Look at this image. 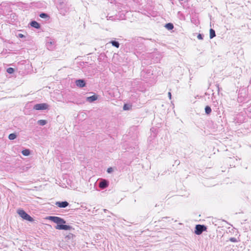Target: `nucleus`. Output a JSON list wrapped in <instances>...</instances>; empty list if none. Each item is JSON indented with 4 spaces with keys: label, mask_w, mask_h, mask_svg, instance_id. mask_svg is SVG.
I'll use <instances>...</instances> for the list:
<instances>
[{
    "label": "nucleus",
    "mask_w": 251,
    "mask_h": 251,
    "mask_svg": "<svg viewBox=\"0 0 251 251\" xmlns=\"http://www.w3.org/2000/svg\"><path fill=\"white\" fill-rule=\"evenodd\" d=\"M17 137V135L15 133H11L8 136V138L10 140H14Z\"/></svg>",
    "instance_id": "2eb2a0df"
},
{
    "label": "nucleus",
    "mask_w": 251,
    "mask_h": 251,
    "mask_svg": "<svg viewBox=\"0 0 251 251\" xmlns=\"http://www.w3.org/2000/svg\"><path fill=\"white\" fill-rule=\"evenodd\" d=\"M165 27L168 30H172L174 28V25L172 23H168L166 24Z\"/></svg>",
    "instance_id": "9b49d317"
},
{
    "label": "nucleus",
    "mask_w": 251,
    "mask_h": 251,
    "mask_svg": "<svg viewBox=\"0 0 251 251\" xmlns=\"http://www.w3.org/2000/svg\"><path fill=\"white\" fill-rule=\"evenodd\" d=\"M144 73H145V71H142V75H143Z\"/></svg>",
    "instance_id": "a878e982"
},
{
    "label": "nucleus",
    "mask_w": 251,
    "mask_h": 251,
    "mask_svg": "<svg viewBox=\"0 0 251 251\" xmlns=\"http://www.w3.org/2000/svg\"><path fill=\"white\" fill-rule=\"evenodd\" d=\"M18 37H19V38H23L25 37V36L21 34V33H19L18 35Z\"/></svg>",
    "instance_id": "412c9836"
},
{
    "label": "nucleus",
    "mask_w": 251,
    "mask_h": 251,
    "mask_svg": "<svg viewBox=\"0 0 251 251\" xmlns=\"http://www.w3.org/2000/svg\"><path fill=\"white\" fill-rule=\"evenodd\" d=\"M124 110H128V108L127 107V106L126 104H125L123 107Z\"/></svg>",
    "instance_id": "4be33fe9"
},
{
    "label": "nucleus",
    "mask_w": 251,
    "mask_h": 251,
    "mask_svg": "<svg viewBox=\"0 0 251 251\" xmlns=\"http://www.w3.org/2000/svg\"><path fill=\"white\" fill-rule=\"evenodd\" d=\"M48 219L57 224V226H55L56 229L69 230L72 229L71 226L63 225L66 223V221L60 217L49 216Z\"/></svg>",
    "instance_id": "f257e3e1"
},
{
    "label": "nucleus",
    "mask_w": 251,
    "mask_h": 251,
    "mask_svg": "<svg viewBox=\"0 0 251 251\" xmlns=\"http://www.w3.org/2000/svg\"><path fill=\"white\" fill-rule=\"evenodd\" d=\"M22 153L24 156H28L30 154V151L28 149H25L22 151Z\"/></svg>",
    "instance_id": "9d476101"
},
{
    "label": "nucleus",
    "mask_w": 251,
    "mask_h": 251,
    "mask_svg": "<svg viewBox=\"0 0 251 251\" xmlns=\"http://www.w3.org/2000/svg\"><path fill=\"white\" fill-rule=\"evenodd\" d=\"M108 185V182L106 180H102L99 183V187L101 189H104Z\"/></svg>",
    "instance_id": "0eeeda50"
},
{
    "label": "nucleus",
    "mask_w": 251,
    "mask_h": 251,
    "mask_svg": "<svg viewBox=\"0 0 251 251\" xmlns=\"http://www.w3.org/2000/svg\"><path fill=\"white\" fill-rule=\"evenodd\" d=\"M198 38L200 40H202L203 39V36L201 34H199L198 36H197Z\"/></svg>",
    "instance_id": "aec40b11"
},
{
    "label": "nucleus",
    "mask_w": 251,
    "mask_h": 251,
    "mask_svg": "<svg viewBox=\"0 0 251 251\" xmlns=\"http://www.w3.org/2000/svg\"><path fill=\"white\" fill-rule=\"evenodd\" d=\"M49 107L48 104L45 103L36 104L34 106V109L37 110H46Z\"/></svg>",
    "instance_id": "20e7f679"
},
{
    "label": "nucleus",
    "mask_w": 251,
    "mask_h": 251,
    "mask_svg": "<svg viewBox=\"0 0 251 251\" xmlns=\"http://www.w3.org/2000/svg\"><path fill=\"white\" fill-rule=\"evenodd\" d=\"M73 234H70L69 235H68L67 236H66V238H70L71 237H73Z\"/></svg>",
    "instance_id": "b1692460"
},
{
    "label": "nucleus",
    "mask_w": 251,
    "mask_h": 251,
    "mask_svg": "<svg viewBox=\"0 0 251 251\" xmlns=\"http://www.w3.org/2000/svg\"><path fill=\"white\" fill-rule=\"evenodd\" d=\"M112 169L111 168H108V169H107V172H108V173H111V172H112Z\"/></svg>",
    "instance_id": "5701e85b"
},
{
    "label": "nucleus",
    "mask_w": 251,
    "mask_h": 251,
    "mask_svg": "<svg viewBox=\"0 0 251 251\" xmlns=\"http://www.w3.org/2000/svg\"><path fill=\"white\" fill-rule=\"evenodd\" d=\"M55 204L60 208H65L68 205L69 203L67 201H57L56 202Z\"/></svg>",
    "instance_id": "39448f33"
},
{
    "label": "nucleus",
    "mask_w": 251,
    "mask_h": 251,
    "mask_svg": "<svg viewBox=\"0 0 251 251\" xmlns=\"http://www.w3.org/2000/svg\"><path fill=\"white\" fill-rule=\"evenodd\" d=\"M76 85L79 87L82 88L85 86V82L83 79H78L75 81Z\"/></svg>",
    "instance_id": "423d86ee"
},
{
    "label": "nucleus",
    "mask_w": 251,
    "mask_h": 251,
    "mask_svg": "<svg viewBox=\"0 0 251 251\" xmlns=\"http://www.w3.org/2000/svg\"><path fill=\"white\" fill-rule=\"evenodd\" d=\"M165 218H167V217H163L161 219V221H163V219Z\"/></svg>",
    "instance_id": "bb28decb"
},
{
    "label": "nucleus",
    "mask_w": 251,
    "mask_h": 251,
    "mask_svg": "<svg viewBox=\"0 0 251 251\" xmlns=\"http://www.w3.org/2000/svg\"><path fill=\"white\" fill-rule=\"evenodd\" d=\"M216 36L215 30L212 28L210 29V38L212 39Z\"/></svg>",
    "instance_id": "f8f14e48"
},
{
    "label": "nucleus",
    "mask_w": 251,
    "mask_h": 251,
    "mask_svg": "<svg viewBox=\"0 0 251 251\" xmlns=\"http://www.w3.org/2000/svg\"><path fill=\"white\" fill-rule=\"evenodd\" d=\"M211 111H212L211 108L210 106H206L205 107V112L206 114H207V115L210 114L211 112Z\"/></svg>",
    "instance_id": "ddd939ff"
},
{
    "label": "nucleus",
    "mask_w": 251,
    "mask_h": 251,
    "mask_svg": "<svg viewBox=\"0 0 251 251\" xmlns=\"http://www.w3.org/2000/svg\"><path fill=\"white\" fill-rule=\"evenodd\" d=\"M39 16L42 18H46L48 17V15L47 14L44 13H42L40 14Z\"/></svg>",
    "instance_id": "a211bd4d"
},
{
    "label": "nucleus",
    "mask_w": 251,
    "mask_h": 251,
    "mask_svg": "<svg viewBox=\"0 0 251 251\" xmlns=\"http://www.w3.org/2000/svg\"><path fill=\"white\" fill-rule=\"evenodd\" d=\"M206 227L204 225H198L196 226L195 233L197 235H200L204 231H205Z\"/></svg>",
    "instance_id": "7ed1b4c3"
},
{
    "label": "nucleus",
    "mask_w": 251,
    "mask_h": 251,
    "mask_svg": "<svg viewBox=\"0 0 251 251\" xmlns=\"http://www.w3.org/2000/svg\"><path fill=\"white\" fill-rule=\"evenodd\" d=\"M229 241H231V242H234V243H236L238 241V240L235 237L230 238L229 239Z\"/></svg>",
    "instance_id": "6ab92c4d"
},
{
    "label": "nucleus",
    "mask_w": 251,
    "mask_h": 251,
    "mask_svg": "<svg viewBox=\"0 0 251 251\" xmlns=\"http://www.w3.org/2000/svg\"><path fill=\"white\" fill-rule=\"evenodd\" d=\"M168 95H169V97L170 99H171V92H169L168 93Z\"/></svg>",
    "instance_id": "393cba45"
},
{
    "label": "nucleus",
    "mask_w": 251,
    "mask_h": 251,
    "mask_svg": "<svg viewBox=\"0 0 251 251\" xmlns=\"http://www.w3.org/2000/svg\"><path fill=\"white\" fill-rule=\"evenodd\" d=\"M38 123L41 126H44L47 124V121L44 120H40L38 121Z\"/></svg>",
    "instance_id": "dca6fc26"
},
{
    "label": "nucleus",
    "mask_w": 251,
    "mask_h": 251,
    "mask_svg": "<svg viewBox=\"0 0 251 251\" xmlns=\"http://www.w3.org/2000/svg\"><path fill=\"white\" fill-rule=\"evenodd\" d=\"M6 71L8 74H11L14 73V70L13 68L10 67L7 69Z\"/></svg>",
    "instance_id": "f3484780"
},
{
    "label": "nucleus",
    "mask_w": 251,
    "mask_h": 251,
    "mask_svg": "<svg viewBox=\"0 0 251 251\" xmlns=\"http://www.w3.org/2000/svg\"><path fill=\"white\" fill-rule=\"evenodd\" d=\"M17 212L20 217H21L23 219L30 222L33 221V218L27 214L24 210L20 209L18 210Z\"/></svg>",
    "instance_id": "f03ea898"
},
{
    "label": "nucleus",
    "mask_w": 251,
    "mask_h": 251,
    "mask_svg": "<svg viewBox=\"0 0 251 251\" xmlns=\"http://www.w3.org/2000/svg\"><path fill=\"white\" fill-rule=\"evenodd\" d=\"M112 46L118 48L120 46V44L118 42H117L116 41H112L111 42H110Z\"/></svg>",
    "instance_id": "4468645a"
},
{
    "label": "nucleus",
    "mask_w": 251,
    "mask_h": 251,
    "mask_svg": "<svg viewBox=\"0 0 251 251\" xmlns=\"http://www.w3.org/2000/svg\"><path fill=\"white\" fill-rule=\"evenodd\" d=\"M30 24L31 26L35 28L39 29L40 27V24L36 21H32Z\"/></svg>",
    "instance_id": "1a4fd4ad"
},
{
    "label": "nucleus",
    "mask_w": 251,
    "mask_h": 251,
    "mask_svg": "<svg viewBox=\"0 0 251 251\" xmlns=\"http://www.w3.org/2000/svg\"><path fill=\"white\" fill-rule=\"evenodd\" d=\"M98 99L97 96L94 95L93 96L87 97L86 100L87 101H89V102H92L94 101L95 100H97Z\"/></svg>",
    "instance_id": "6e6552de"
}]
</instances>
